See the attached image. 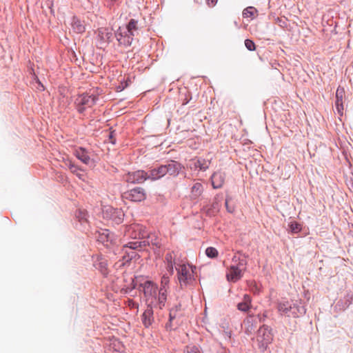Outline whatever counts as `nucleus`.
<instances>
[{
  "label": "nucleus",
  "instance_id": "f257e3e1",
  "mask_svg": "<svg viewBox=\"0 0 353 353\" xmlns=\"http://www.w3.org/2000/svg\"><path fill=\"white\" fill-rule=\"evenodd\" d=\"M140 18H142L141 14L137 18L130 19L125 25L119 26L114 31V37L119 46L128 48L132 45L134 37L144 27L140 22Z\"/></svg>",
  "mask_w": 353,
  "mask_h": 353
},
{
  "label": "nucleus",
  "instance_id": "f03ea898",
  "mask_svg": "<svg viewBox=\"0 0 353 353\" xmlns=\"http://www.w3.org/2000/svg\"><path fill=\"white\" fill-rule=\"evenodd\" d=\"M276 309L281 315L294 319L303 316L307 312L306 303L301 299L279 301Z\"/></svg>",
  "mask_w": 353,
  "mask_h": 353
},
{
  "label": "nucleus",
  "instance_id": "7ed1b4c3",
  "mask_svg": "<svg viewBox=\"0 0 353 353\" xmlns=\"http://www.w3.org/2000/svg\"><path fill=\"white\" fill-rule=\"evenodd\" d=\"M274 334L273 329L265 324L259 327L256 331V343L260 352L264 353L269 349V345L274 341Z\"/></svg>",
  "mask_w": 353,
  "mask_h": 353
},
{
  "label": "nucleus",
  "instance_id": "20e7f679",
  "mask_svg": "<svg viewBox=\"0 0 353 353\" xmlns=\"http://www.w3.org/2000/svg\"><path fill=\"white\" fill-rule=\"evenodd\" d=\"M189 266L191 268L192 273L190 272L185 264L179 265V268H176L177 271V278L181 290H183L188 286H194V283L196 282L195 277L193 274L196 270V267L192 265H189Z\"/></svg>",
  "mask_w": 353,
  "mask_h": 353
},
{
  "label": "nucleus",
  "instance_id": "39448f33",
  "mask_svg": "<svg viewBox=\"0 0 353 353\" xmlns=\"http://www.w3.org/2000/svg\"><path fill=\"white\" fill-rule=\"evenodd\" d=\"M102 217L112 225H120L123 222L125 213L121 208L106 205L102 208Z\"/></svg>",
  "mask_w": 353,
  "mask_h": 353
},
{
  "label": "nucleus",
  "instance_id": "423d86ee",
  "mask_svg": "<svg viewBox=\"0 0 353 353\" xmlns=\"http://www.w3.org/2000/svg\"><path fill=\"white\" fill-rule=\"evenodd\" d=\"M98 99L99 97L97 94H89L88 92H84L77 95L74 105L79 114H84L87 108H92L96 104Z\"/></svg>",
  "mask_w": 353,
  "mask_h": 353
},
{
  "label": "nucleus",
  "instance_id": "0eeeda50",
  "mask_svg": "<svg viewBox=\"0 0 353 353\" xmlns=\"http://www.w3.org/2000/svg\"><path fill=\"white\" fill-rule=\"evenodd\" d=\"M200 212L205 217L212 218L216 216L220 211L221 204L218 199V195L215 196L212 201L208 199L201 201L199 204Z\"/></svg>",
  "mask_w": 353,
  "mask_h": 353
},
{
  "label": "nucleus",
  "instance_id": "6e6552de",
  "mask_svg": "<svg viewBox=\"0 0 353 353\" xmlns=\"http://www.w3.org/2000/svg\"><path fill=\"white\" fill-rule=\"evenodd\" d=\"M147 235L146 227L139 223L125 225L124 236L132 239H143Z\"/></svg>",
  "mask_w": 353,
  "mask_h": 353
},
{
  "label": "nucleus",
  "instance_id": "1a4fd4ad",
  "mask_svg": "<svg viewBox=\"0 0 353 353\" xmlns=\"http://www.w3.org/2000/svg\"><path fill=\"white\" fill-rule=\"evenodd\" d=\"M94 235L97 241L107 248L117 243V239L116 235L108 229L97 230Z\"/></svg>",
  "mask_w": 353,
  "mask_h": 353
},
{
  "label": "nucleus",
  "instance_id": "9d476101",
  "mask_svg": "<svg viewBox=\"0 0 353 353\" xmlns=\"http://www.w3.org/2000/svg\"><path fill=\"white\" fill-rule=\"evenodd\" d=\"M123 200H128L132 202H141L146 199L145 190L141 187H135L121 194Z\"/></svg>",
  "mask_w": 353,
  "mask_h": 353
},
{
  "label": "nucleus",
  "instance_id": "9b49d317",
  "mask_svg": "<svg viewBox=\"0 0 353 353\" xmlns=\"http://www.w3.org/2000/svg\"><path fill=\"white\" fill-rule=\"evenodd\" d=\"M123 180L128 183L141 184L149 180V172L143 170L129 171L123 175Z\"/></svg>",
  "mask_w": 353,
  "mask_h": 353
},
{
  "label": "nucleus",
  "instance_id": "f8f14e48",
  "mask_svg": "<svg viewBox=\"0 0 353 353\" xmlns=\"http://www.w3.org/2000/svg\"><path fill=\"white\" fill-rule=\"evenodd\" d=\"M94 34H97V39L100 45V49L105 48L108 44L110 43L114 36V32L112 33L107 27L99 28L94 32Z\"/></svg>",
  "mask_w": 353,
  "mask_h": 353
},
{
  "label": "nucleus",
  "instance_id": "ddd939ff",
  "mask_svg": "<svg viewBox=\"0 0 353 353\" xmlns=\"http://www.w3.org/2000/svg\"><path fill=\"white\" fill-rule=\"evenodd\" d=\"M211 164V160L201 157H195L189 160L188 168L191 170L206 171Z\"/></svg>",
  "mask_w": 353,
  "mask_h": 353
},
{
  "label": "nucleus",
  "instance_id": "4468645a",
  "mask_svg": "<svg viewBox=\"0 0 353 353\" xmlns=\"http://www.w3.org/2000/svg\"><path fill=\"white\" fill-rule=\"evenodd\" d=\"M166 168V173L170 176L176 178L180 174H185V166L179 161L169 159L165 164Z\"/></svg>",
  "mask_w": 353,
  "mask_h": 353
},
{
  "label": "nucleus",
  "instance_id": "2eb2a0df",
  "mask_svg": "<svg viewBox=\"0 0 353 353\" xmlns=\"http://www.w3.org/2000/svg\"><path fill=\"white\" fill-rule=\"evenodd\" d=\"M93 266L98 270L103 277H107L109 274L108 260L102 254H95L92 256Z\"/></svg>",
  "mask_w": 353,
  "mask_h": 353
},
{
  "label": "nucleus",
  "instance_id": "dca6fc26",
  "mask_svg": "<svg viewBox=\"0 0 353 353\" xmlns=\"http://www.w3.org/2000/svg\"><path fill=\"white\" fill-rule=\"evenodd\" d=\"M182 305L180 302L174 305L169 309V319L165 323V328L167 331H172L176 330L178 327L177 323H174V321L179 316L178 312L181 311Z\"/></svg>",
  "mask_w": 353,
  "mask_h": 353
},
{
  "label": "nucleus",
  "instance_id": "f3484780",
  "mask_svg": "<svg viewBox=\"0 0 353 353\" xmlns=\"http://www.w3.org/2000/svg\"><path fill=\"white\" fill-rule=\"evenodd\" d=\"M353 303V292L347 290L344 296L336 303L334 309L336 312H344Z\"/></svg>",
  "mask_w": 353,
  "mask_h": 353
},
{
  "label": "nucleus",
  "instance_id": "a211bd4d",
  "mask_svg": "<svg viewBox=\"0 0 353 353\" xmlns=\"http://www.w3.org/2000/svg\"><path fill=\"white\" fill-rule=\"evenodd\" d=\"M122 252L123 254L121 256V259L115 263V265H118L119 268L129 267L132 259H137L140 258V255L136 251L130 250L128 249L124 250L123 248Z\"/></svg>",
  "mask_w": 353,
  "mask_h": 353
},
{
  "label": "nucleus",
  "instance_id": "6ab92c4d",
  "mask_svg": "<svg viewBox=\"0 0 353 353\" xmlns=\"http://www.w3.org/2000/svg\"><path fill=\"white\" fill-rule=\"evenodd\" d=\"M143 241L145 243L146 246H152L155 254L159 252V250L162 245L161 239L155 233H149L147 231V235Z\"/></svg>",
  "mask_w": 353,
  "mask_h": 353
},
{
  "label": "nucleus",
  "instance_id": "aec40b11",
  "mask_svg": "<svg viewBox=\"0 0 353 353\" xmlns=\"http://www.w3.org/2000/svg\"><path fill=\"white\" fill-rule=\"evenodd\" d=\"M157 285L154 281H150L145 284L140 292L143 293L146 301H148L150 298L157 299Z\"/></svg>",
  "mask_w": 353,
  "mask_h": 353
},
{
  "label": "nucleus",
  "instance_id": "412c9836",
  "mask_svg": "<svg viewBox=\"0 0 353 353\" xmlns=\"http://www.w3.org/2000/svg\"><path fill=\"white\" fill-rule=\"evenodd\" d=\"M225 178L226 174L224 172L221 170L214 172L210 179L213 189L221 188L225 183Z\"/></svg>",
  "mask_w": 353,
  "mask_h": 353
},
{
  "label": "nucleus",
  "instance_id": "4be33fe9",
  "mask_svg": "<svg viewBox=\"0 0 353 353\" xmlns=\"http://www.w3.org/2000/svg\"><path fill=\"white\" fill-rule=\"evenodd\" d=\"M149 180L154 181L161 179L167 174L165 164L157 165L148 170Z\"/></svg>",
  "mask_w": 353,
  "mask_h": 353
},
{
  "label": "nucleus",
  "instance_id": "5701e85b",
  "mask_svg": "<svg viewBox=\"0 0 353 353\" xmlns=\"http://www.w3.org/2000/svg\"><path fill=\"white\" fill-rule=\"evenodd\" d=\"M105 353L122 352L124 351L125 347L123 343L116 338L110 340L108 344L104 347Z\"/></svg>",
  "mask_w": 353,
  "mask_h": 353
},
{
  "label": "nucleus",
  "instance_id": "b1692460",
  "mask_svg": "<svg viewBox=\"0 0 353 353\" xmlns=\"http://www.w3.org/2000/svg\"><path fill=\"white\" fill-rule=\"evenodd\" d=\"M345 97V92L343 87L339 85L336 91L335 107L340 116L343 114V99Z\"/></svg>",
  "mask_w": 353,
  "mask_h": 353
},
{
  "label": "nucleus",
  "instance_id": "393cba45",
  "mask_svg": "<svg viewBox=\"0 0 353 353\" xmlns=\"http://www.w3.org/2000/svg\"><path fill=\"white\" fill-rule=\"evenodd\" d=\"M230 273L226 274L227 280L230 282L235 283L239 281L243 276V268L238 265H230L229 268Z\"/></svg>",
  "mask_w": 353,
  "mask_h": 353
},
{
  "label": "nucleus",
  "instance_id": "a878e982",
  "mask_svg": "<svg viewBox=\"0 0 353 353\" xmlns=\"http://www.w3.org/2000/svg\"><path fill=\"white\" fill-rule=\"evenodd\" d=\"M154 312L152 303H148L147 309L141 315V321L145 327H149L154 321Z\"/></svg>",
  "mask_w": 353,
  "mask_h": 353
},
{
  "label": "nucleus",
  "instance_id": "bb28decb",
  "mask_svg": "<svg viewBox=\"0 0 353 353\" xmlns=\"http://www.w3.org/2000/svg\"><path fill=\"white\" fill-rule=\"evenodd\" d=\"M71 27L74 33L83 34L85 32V22L77 16H73L71 21Z\"/></svg>",
  "mask_w": 353,
  "mask_h": 353
},
{
  "label": "nucleus",
  "instance_id": "cd10ccee",
  "mask_svg": "<svg viewBox=\"0 0 353 353\" xmlns=\"http://www.w3.org/2000/svg\"><path fill=\"white\" fill-rule=\"evenodd\" d=\"M89 154V151L83 147H78L74 151V156L86 165H89L92 161Z\"/></svg>",
  "mask_w": 353,
  "mask_h": 353
},
{
  "label": "nucleus",
  "instance_id": "c85d7f7f",
  "mask_svg": "<svg viewBox=\"0 0 353 353\" xmlns=\"http://www.w3.org/2000/svg\"><path fill=\"white\" fill-rule=\"evenodd\" d=\"M204 191V188L202 183L196 182L194 183L190 190V198L191 201H198L199 197L202 195Z\"/></svg>",
  "mask_w": 353,
  "mask_h": 353
},
{
  "label": "nucleus",
  "instance_id": "c756f323",
  "mask_svg": "<svg viewBox=\"0 0 353 353\" xmlns=\"http://www.w3.org/2000/svg\"><path fill=\"white\" fill-rule=\"evenodd\" d=\"M244 325H245V333L247 335L252 334L256 327V321L254 319V315H249L245 320H244Z\"/></svg>",
  "mask_w": 353,
  "mask_h": 353
},
{
  "label": "nucleus",
  "instance_id": "7c9ffc66",
  "mask_svg": "<svg viewBox=\"0 0 353 353\" xmlns=\"http://www.w3.org/2000/svg\"><path fill=\"white\" fill-rule=\"evenodd\" d=\"M236 307L241 312H248L252 307V297L250 295L245 294L243 301L237 304Z\"/></svg>",
  "mask_w": 353,
  "mask_h": 353
},
{
  "label": "nucleus",
  "instance_id": "2f4dec72",
  "mask_svg": "<svg viewBox=\"0 0 353 353\" xmlns=\"http://www.w3.org/2000/svg\"><path fill=\"white\" fill-rule=\"evenodd\" d=\"M65 164L72 174H75L79 179L83 180L84 174L80 173L83 170L79 165H76L70 159L66 160Z\"/></svg>",
  "mask_w": 353,
  "mask_h": 353
},
{
  "label": "nucleus",
  "instance_id": "473e14b6",
  "mask_svg": "<svg viewBox=\"0 0 353 353\" xmlns=\"http://www.w3.org/2000/svg\"><path fill=\"white\" fill-rule=\"evenodd\" d=\"M158 291L159 293L158 296H157V301L156 303V305H158L159 309L162 310L165 307V303L167 301L168 290L159 288Z\"/></svg>",
  "mask_w": 353,
  "mask_h": 353
},
{
  "label": "nucleus",
  "instance_id": "72a5a7b5",
  "mask_svg": "<svg viewBox=\"0 0 353 353\" xmlns=\"http://www.w3.org/2000/svg\"><path fill=\"white\" fill-rule=\"evenodd\" d=\"M75 219L81 225L88 223V213L85 210L77 209L74 213Z\"/></svg>",
  "mask_w": 353,
  "mask_h": 353
},
{
  "label": "nucleus",
  "instance_id": "f704fd0d",
  "mask_svg": "<svg viewBox=\"0 0 353 353\" xmlns=\"http://www.w3.org/2000/svg\"><path fill=\"white\" fill-rule=\"evenodd\" d=\"M144 248H145V243L143 241L128 242L123 245L124 250L128 249L132 251L141 250Z\"/></svg>",
  "mask_w": 353,
  "mask_h": 353
},
{
  "label": "nucleus",
  "instance_id": "c9c22d12",
  "mask_svg": "<svg viewBox=\"0 0 353 353\" xmlns=\"http://www.w3.org/2000/svg\"><path fill=\"white\" fill-rule=\"evenodd\" d=\"M192 99V93L184 88L181 89L179 91V101L181 102L183 105H186Z\"/></svg>",
  "mask_w": 353,
  "mask_h": 353
},
{
  "label": "nucleus",
  "instance_id": "e433bc0d",
  "mask_svg": "<svg viewBox=\"0 0 353 353\" xmlns=\"http://www.w3.org/2000/svg\"><path fill=\"white\" fill-rule=\"evenodd\" d=\"M137 286L134 280V278H129V283L128 285L123 284L122 288L120 290V292L122 294H130L134 289H137Z\"/></svg>",
  "mask_w": 353,
  "mask_h": 353
},
{
  "label": "nucleus",
  "instance_id": "4c0bfd02",
  "mask_svg": "<svg viewBox=\"0 0 353 353\" xmlns=\"http://www.w3.org/2000/svg\"><path fill=\"white\" fill-rule=\"evenodd\" d=\"M303 230V225L296 221H291L288 223V231L292 234H297Z\"/></svg>",
  "mask_w": 353,
  "mask_h": 353
},
{
  "label": "nucleus",
  "instance_id": "58836bf2",
  "mask_svg": "<svg viewBox=\"0 0 353 353\" xmlns=\"http://www.w3.org/2000/svg\"><path fill=\"white\" fill-rule=\"evenodd\" d=\"M233 263H235L234 265H238L243 268L244 271L247 269L248 261L244 258H241L240 256H237L234 254L232 259Z\"/></svg>",
  "mask_w": 353,
  "mask_h": 353
},
{
  "label": "nucleus",
  "instance_id": "ea45409f",
  "mask_svg": "<svg viewBox=\"0 0 353 353\" xmlns=\"http://www.w3.org/2000/svg\"><path fill=\"white\" fill-rule=\"evenodd\" d=\"M225 206L228 212L231 214L234 212L236 206L234 202L232 201V197L230 195H226L225 200Z\"/></svg>",
  "mask_w": 353,
  "mask_h": 353
},
{
  "label": "nucleus",
  "instance_id": "a19ab883",
  "mask_svg": "<svg viewBox=\"0 0 353 353\" xmlns=\"http://www.w3.org/2000/svg\"><path fill=\"white\" fill-rule=\"evenodd\" d=\"M134 280L137 284V289L141 291V289L146 284L147 282H150V280H148L146 276L143 275H139L136 276H133Z\"/></svg>",
  "mask_w": 353,
  "mask_h": 353
},
{
  "label": "nucleus",
  "instance_id": "79ce46f5",
  "mask_svg": "<svg viewBox=\"0 0 353 353\" xmlns=\"http://www.w3.org/2000/svg\"><path fill=\"white\" fill-rule=\"evenodd\" d=\"M242 14L244 18L250 17L254 19L255 15L258 14V10L253 6H249L243 10Z\"/></svg>",
  "mask_w": 353,
  "mask_h": 353
},
{
  "label": "nucleus",
  "instance_id": "37998d69",
  "mask_svg": "<svg viewBox=\"0 0 353 353\" xmlns=\"http://www.w3.org/2000/svg\"><path fill=\"white\" fill-rule=\"evenodd\" d=\"M248 285L254 294L258 295L261 292V285L258 284L254 280L250 281Z\"/></svg>",
  "mask_w": 353,
  "mask_h": 353
},
{
  "label": "nucleus",
  "instance_id": "c03bdc74",
  "mask_svg": "<svg viewBox=\"0 0 353 353\" xmlns=\"http://www.w3.org/2000/svg\"><path fill=\"white\" fill-rule=\"evenodd\" d=\"M130 83L131 81L129 77H128L127 79H125L123 78L122 80L120 81V83L115 87V91L117 92L123 91L130 85Z\"/></svg>",
  "mask_w": 353,
  "mask_h": 353
},
{
  "label": "nucleus",
  "instance_id": "a18cd8bd",
  "mask_svg": "<svg viewBox=\"0 0 353 353\" xmlns=\"http://www.w3.org/2000/svg\"><path fill=\"white\" fill-rule=\"evenodd\" d=\"M275 23L283 29H285L288 26V19L285 17H277L275 19Z\"/></svg>",
  "mask_w": 353,
  "mask_h": 353
},
{
  "label": "nucleus",
  "instance_id": "49530a36",
  "mask_svg": "<svg viewBox=\"0 0 353 353\" xmlns=\"http://www.w3.org/2000/svg\"><path fill=\"white\" fill-rule=\"evenodd\" d=\"M205 254L210 259H215L219 255L218 250L214 247H208L205 250Z\"/></svg>",
  "mask_w": 353,
  "mask_h": 353
},
{
  "label": "nucleus",
  "instance_id": "de8ad7c7",
  "mask_svg": "<svg viewBox=\"0 0 353 353\" xmlns=\"http://www.w3.org/2000/svg\"><path fill=\"white\" fill-rule=\"evenodd\" d=\"M184 352L187 353H201L200 348L199 346L191 344L185 346L184 347Z\"/></svg>",
  "mask_w": 353,
  "mask_h": 353
},
{
  "label": "nucleus",
  "instance_id": "09e8293b",
  "mask_svg": "<svg viewBox=\"0 0 353 353\" xmlns=\"http://www.w3.org/2000/svg\"><path fill=\"white\" fill-rule=\"evenodd\" d=\"M109 134H108V141L111 143L113 145L116 144L117 139H116V130L112 128V127H110L108 129Z\"/></svg>",
  "mask_w": 353,
  "mask_h": 353
},
{
  "label": "nucleus",
  "instance_id": "8fccbe9b",
  "mask_svg": "<svg viewBox=\"0 0 353 353\" xmlns=\"http://www.w3.org/2000/svg\"><path fill=\"white\" fill-rule=\"evenodd\" d=\"M245 48L249 51H254L256 48V46L253 40L250 39H246L244 41Z\"/></svg>",
  "mask_w": 353,
  "mask_h": 353
},
{
  "label": "nucleus",
  "instance_id": "3c124183",
  "mask_svg": "<svg viewBox=\"0 0 353 353\" xmlns=\"http://www.w3.org/2000/svg\"><path fill=\"white\" fill-rule=\"evenodd\" d=\"M170 283V278L167 274H164L162 276L161 279V287L160 288H163L168 290L169 288Z\"/></svg>",
  "mask_w": 353,
  "mask_h": 353
},
{
  "label": "nucleus",
  "instance_id": "603ef678",
  "mask_svg": "<svg viewBox=\"0 0 353 353\" xmlns=\"http://www.w3.org/2000/svg\"><path fill=\"white\" fill-rule=\"evenodd\" d=\"M121 3V1H114V0H106V3H105V6L110 10H111L114 5L119 6Z\"/></svg>",
  "mask_w": 353,
  "mask_h": 353
},
{
  "label": "nucleus",
  "instance_id": "864d4df0",
  "mask_svg": "<svg viewBox=\"0 0 353 353\" xmlns=\"http://www.w3.org/2000/svg\"><path fill=\"white\" fill-rule=\"evenodd\" d=\"M33 71V79L35 81V82L37 83V88L40 91H43L45 90V87L43 84L41 82L39 77L35 74L34 72V70L32 69Z\"/></svg>",
  "mask_w": 353,
  "mask_h": 353
},
{
  "label": "nucleus",
  "instance_id": "5fc2aeb1",
  "mask_svg": "<svg viewBox=\"0 0 353 353\" xmlns=\"http://www.w3.org/2000/svg\"><path fill=\"white\" fill-rule=\"evenodd\" d=\"M46 5L50 9V14L54 17V0H46Z\"/></svg>",
  "mask_w": 353,
  "mask_h": 353
},
{
  "label": "nucleus",
  "instance_id": "6e6d98bb",
  "mask_svg": "<svg viewBox=\"0 0 353 353\" xmlns=\"http://www.w3.org/2000/svg\"><path fill=\"white\" fill-rule=\"evenodd\" d=\"M259 322L263 323L268 318V311L265 310L263 314H259L257 315Z\"/></svg>",
  "mask_w": 353,
  "mask_h": 353
},
{
  "label": "nucleus",
  "instance_id": "4d7b16f0",
  "mask_svg": "<svg viewBox=\"0 0 353 353\" xmlns=\"http://www.w3.org/2000/svg\"><path fill=\"white\" fill-rule=\"evenodd\" d=\"M129 278H133L130 274L127 273L126 272H124L123 273V284L128 285L129 283Z\"/></svg>",
  "mask_w": 353,
  "mask_h": 353
},
{
  "label": "nucleus",
  "instance_id": "13d9d810",
  "mask_svg": "<svg viewBox=\"0 0 353 353\" xmlns=\"http://www.w3.org/2000/svg\"><path fill=\"white\" fill-rule=\"evenodd\" d=\"M343 156L345 157V159L346 162L348 164L349 168H351L352 167V163H351V161L350 160V157H351L350 155L348 154L347 152L346 151H345V150L343 152Z\"/></svg>",
  "mask_w": 353,
  "mask_h": 353
},
{
  "label": "nucleus",
  "instance_id": "bf43d9fd",
  "mask_svg": "<svg viewBox=\"0 0 353 353\" xmlns=\"http://www.w3.org/2000/svg\"><path fill=\"white\" fill-rule=\"evenodd\" d=\"M234 254L240 256L241 258H244L246 260L249 257L248 254L243 252V250H237L235 252Z\"/></svg>",
  "mask_w": 353,
  "mask_h": 353
},
{
  "label": "nucleus",
  "instance_id": "052dcab7",
  "mask_svg": "<svg viewBox=\"0 0 353 353\" xmlns=\"http://www.w3.org/2000/svg\"><path fill=\"white\" fill-rule=\"evenodd\" d=\"M347 185L350 190H353V176L347 181Z\"/></svg>",
  "mask_w": 353,
  "mask_h": 353
},
{
  "label": "nucleus",
  "instance_id": "680f3d73",
  "mask_svg": "<svg viewBox=\"0 0 353 353\" xmlns=\"http://www.w3.org/2000/svg\"><path fill=\"white\" fill-rule=\"evenodd\" d=\"M217 1L218 0H206V3L210 7H213L216 4Z\"/></svg>",
  "mask_w": 353,
  "mask_h": 353
},
{
  "label": "nucleus",
  "instance_id": "e2e57ef3",
  "mask_svg": "<svg viewBox=\"0 0 353 353\" xmlns=\"http://www.w3.org/2000/svg\"><path fill=\"white\" fill-rule=\"evenodd\" d=\"M168 270H170L172 272H173V264H172V261L171 259H170V261H168Z\"/></svg>",
  "mask_w": 353,
  "mask_h": 353
},
{
  "label": "nucleus",
  "instance_id": "0e129e2a",
  "mask_svg": "<svg viewBox=\"0 0 353 353\" xmlns=\"http://www.w3.org/2000/svg\"><path fill=\"white\" fill-rule=\"evenodd\" d=\"M165 259L168 261H170V259L172 260V257H171V255L170 254H167L166 256H165Z\"/></svg>",
  "mask_w": 353,
  "mask_h": 353
},
{
  "label": "nucleus",
  "instance_id": "69168bd1",
  "mask_svg": "<svg viewBox=\"0 0 353 353\" xmlns=\"http://www.w3.org/2000/svg\"><path fill=\"white\" fill-rule=\"evenodd\" d=\"M350 227L352 228V229L350 230V233H352L353 236V223L351 224Z\"/></svg>",
  "mask_w": 353,
  "mask_h": 353
}]
</instances>
